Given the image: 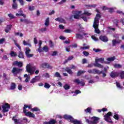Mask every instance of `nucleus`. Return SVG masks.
<instances>
[{
  "label": "nucleus",
  "instance_id": "1",
  "mask_svg": "<svg viewBox=\"0 0 124 124\" xmlns=\"http://www.w3.org/2000/svg\"><path fill=\"white\" fill-rule=\"evenodd\" d=\"M27 108H28V105H24L23 107V113H24L25 116L29 117L30 118H35V115H34L33 113L31 112V111L27 112Z\"/></svg>",
  "mask_w": 124,
  "mask_h": 124
},
{
  "label": "nucleus",
  "instance_id": "2",
  "mask_svg": "<svg viewBox=\"0 0 124 124\" xmlns=\"http://www.w3.org/2000/svg\"><path fill=\"white\" fill-rule=\"evenodd\" d=\"M113 113L111 112V111H109L107 114H106L104 116V120L106 121V122H107L108 123H109L110 124H112L113 123V121H112V119H111V116H112Z\"/></svg>",
  "mask_w": 124,
  "mask_h": 124
},
{
  "label": "nucleus",
  "instance_id": "3",
  "mask_svg": "<svg viewBox=\"0 0 124 124\" xmlns=\"http://www.w3.org/2000/svg\"><path fill=\"white\" fill-rule=\"evenodd\" d=\"M92 121H90L89 119H86V122L89 124H96L98 123L99 121V118L96 117L95 116H93L91 118Z\"/></svg>",
  "mask_w": 124,
  "mask_h": 124
},
{
  "label": "nucleus",
  "instance_id": "4",
  "mask_svg": "<svg viewBox=\"0 0 124 124\" xmlns=\"http://www.w3.org/2000/svg\"><path fill=\"white\" fill-rule=\"evenodd\" d=\"M104 61V58H101L99 59H95V63L93 64L94 66L95 67H99V68H103V65H102L101 64L98 63V62H102Z\"/></svg>",
  "mask_w": 124,
  "mask_h": 124
},
{
  "label": "nucleus",
  "instance_id": "5",
  "mask_svg": "<svg viewBox=\"0 0 124 124\" xmlns=\"http://www.w3.org/2000/svg\"><path fill=\"white\" fill-rule=\"evenodd\" d=\"M35 69H36V67L33 66L32 68L31 67V65L27 64L26 66V71L28 73H30L31 75L34 74Z\"/></svg>",
  "mask_w": 124,
  "mask_h": 124
},
{
  "label": "nucleus",
  "instance_id": "6",
  "mask_svg": "<svg viewBox=\"0 0 124 124\" xmlns=\"http://www.w3.org/2000/svg\"><path fill=\"white\" fill-rule=\"evenodd\" d=\"M21 71H23L22 69L14 67L13 68L11 72L13 73L14 76H17V74H19V73H20V72Z\"/></svg>",
  "mask_w": 124,
  "mask_h": 124
},
{
  "label": "nucleus",
  "instance_id": "7",
  "mask_svg": "<svg viewBox=\"0 0 124 124\" xmlns=\"http://www.w3.org/2000/svg\"><path fill=\"white\" fill-rule=\"evenodd\" d=\"M76 68V66L74 65H72L71 68L69 67H66L64 69V71H66L68 74H70V75H72L73 74V72L72 71V70L71 69H75Z\"/></svg>",
  "mask_w": 124,
  "mask_h": 124
},
{
  "label": "nucleus",
  "instance_id": "8",
  "mask_svg": "<svg viewBox=\"0 0 124 124\" xmlns=\"http://www.w3.org/2000/svg\"><path fill=\"white\" fill-rule=\"evenodd\" d=\"M88 73H90L91 74H98V75H100L101 73H102V71H99V70L97 69H93V70H88Z\"/></svg>",
  "mask_w": 124,
  "mask_h": 124
},
{
  "label": "nucleus",
  "instance_id": "9",
  "mask_svg": "<svg viewBox=\"0 0 124 124\" xmlns=\"http://www.w3.org/2000/svg\"><path fill=\"white\" fill-rule=\"evenodd\" d=\"M2 112L3 113H7L8 112L9 108H10V105L8 103H5L4 105L2 106Z\"/></svg>",
  "mask_w": 124,
  "mask_h": 124
},
{
  "label": "nucleus",
  "instance_id": "10",
  "mask_svg": "<svg viewBox=\"0 0 124 124\" xmlns=\"http://www.w3.org/2000/svg\"><path fill=\"white\" fill-rule=\"evenodd\" d=\"M25 55L27 58L30 59V58H32V57H33V54H30V52H31V49L30 48V47H26L25 48Z\"/></svg>",
  "mask_w": 124,
  "mask_h": 124
},
{
  "label": "nucleus",
  "instance_id": "11",
  "mask_svg": "<svg viewBox=\"0 0 124 124\" xmlns=\"http://www.w3.org/2000/svg\"><path fill=\"white\" fill-rule=\"evenodd\" d=\"M41 66L43 68H44L45 69H52L53 68V67L52 66L50 65L49 63L47 62H45L42 64Z\"/></svg>",
  "mask_w": 124,
  "mask_h": 124
},
{
  "label": "nucleus",
  "instance_id": "12",
  "mask_svg": "<svg viewBox=\"0 0 124 124\" xmlns=\"http://www.w3.org/2000/svg\"><path fill=\"white\" fill-rule=\"evenodd\" d=\"M13 65H14V66H18V67L19 68L23 67V62L16 61L13 62Z\"/></svg>",
  "mask_w": 124,
  "mask_h": 124
},
{
  "label": "nucleus",
  "instance_id": "13",
  "mask_svg": "<svg viewBox=\"0 0 124 124\" xmlns=\"http://www.w3.org/2000/svg\"><path fill=\"white\" fill-rule=\"evenodd\" d=\"M99 25V18L95 17L93 24V28L98 27Z\"/></svg>",
  "mask_w": 124,
  "mask_h": 124
},
{
  "label": "nucleus",
  "instance_id": "14",
  "mask_svg": "<svg viewBox=\"0 0 124 124\" xmlns=\"http://www.w3.org/2000/svg\"><path fill=\"white\" fill-rule=\"evenodd\" d=\"M75 13H77L76 15H74V19H80V15L79 14H81L82 13L81 11H76Z\"/></svg>",
  "mask_w": 124,
  "mask_h": 124
},
{
  "label": "nucleus",
  "instance_id": "15",
  "mask_svg": "<svg viewBox=\"0 0 124 124\" xmlns=\"http://www.w3.org/2000/svg\"><path fill=\"white\" fill-rule=\"evenodd\" d=\"M63 118V119H64V120H66L67 121H68V120H69L70 123H71V121L73 119V117H72V116H71L70 115H68L67 114L64 115Z\"/></svg>",
  "mask_w": 124,
  "mask_h": 124
},
{
  "label": "nucleus",
  "instance_id": "16",
  "mask_svg": "<svg viewBox=\"0 0 124 124\" xmlns=\"http://www.w3.org/2000/svg\"><path fill=\"white\" fill-rule=\"evenodd\" d=\"M99 39L103 42H108V38L106 36H100Z\"/></svg>",
  "mask_w": 124,
  "mask_h": 124
},
{
  "label": "nucleus",
  "instance_id": "17",
  "mask_svg": "<svg viewBox=\"0 0 124 124\" xmlns=\"http://www.w3.org/2000/svg\"><path fill=\"white\" fill-rule=\"evenodd\" d=\"M18 13L16 14V16H23V18H27V16L24 14H23V11L22 10H20L18 11Z\"/></svg>",
  "mask_w": 124,
  "mask_h": 124
},
{
  "label": "nucleus",
  "instance_id": "18",
  "mask_svg": "<svg viewBox=\"0 0 124 124\" xmlns=\"http://www.w3.org/2000/svg\"><path fill=\"white\" fill-rule=\"evenodd\" d=\"M121 42H122L121 40H118V41H117L115 39L112 40V46L114 47V46H116V45H117V44H120V43H121Z\"/></svg>",
  "mask_w": 124,
  "mask_h": 124
},
{
  "label": "nucleus",
  "instance_id": "19",
  "mask_svg": "<svg viewBox=\"0 0 124 124\" xmlns=\"http://www.w3.org/2000/svg\"><path fill=\"white\" fill-rule=\"evenodd\" d=\"M20 21L21 22H24V23H25V24H32V22L30 20L28 19H23L22 18L20 19Z\"/></svg>",
  "mask_w": 124,
  "mask_h": 124
},
{
  "label": "nucleus",
  "instance_id": "20",
  "mask_svg": "<svg viewBox=\"0 0 124 124\" xmlns=\"http://www.w3.org/2000/svg\"><path fill=\"white\" fill-rule=\"evenodd\" d=\"M74 58V57L73 56H69L68 59L65 60L63 62V64H66V63H67L68 62L70 61H72V60H73Z\"/></svg>",
  "mask_w": 124,
  "mask_h": 124
},
{
  "label": "nucleus",
  "instance_id": "21",
  "mask_svg": "<svg viewBox=\"0 0 124 124\" xmlns=\"http://www.w3.org/2000/svg\"><path fill=\"white\" fill-rule=\"evenodd\" d=\"M71 123L73 124H81V123H82V122L77 119H74V118H73V119H72Z\"/></svg>",
  "mask_w": 124,
  "mask_h": 124
},
{
  "label": "nucleus",
  "instance_id": "22",
  "mask_svg": "<svg viewBox=\"0 0 124 124\" xmlns=\"http://www.w3.org/2000/svg\"><path fill=\"white\" fill-rule=\"evenodd\" d=\"M57 124V121L55 119H51L50 121L44 122L43 124Z\"/></svg>",
  "mask_w": 124,
  "mask_h": 124
},
{
  "label": "nucleus",
  "instance_id": "23",
  "mask_svg": "<svg viewBox=\"0 0 124 124\" xmlns=\"http://www.w3.org/2000/svg\"><path fill=\"white\" fill-rule=\"evenodd\" d=\"M110 76L111 78H115L119 76V73L117 72H111L110 74Z\"/></svg>",
  "mask_w": 124,
  "mask_h": 124
},
{
  "label": "nucleus",
  "instance_id": "24",
  "mask_svg": "<svg viewBox=\"0 0 124 124\" xmlns=\"http://www.w3.org/2000/svg\"><path fill=\"white\" fill-rule=\"evenodd\" d=\"M11 28H12V25H7L4 31L7 33H8V32H9V31H11Z\"/></svg>",
  "mask_w": 124,
  "mask_h": 124
},
{
  "label": "nucleus",
  "instance_id": "25",
  "mask_svg": "<svg viewBox=\"0 0 124 124\" xmlns=\"http://www.w3.org/2000/svg\"><path fill=\"white\" fill-rule=\"evenodd\" d=\"M49 25H50V18L49 17H47L45 20V26L46 27H48Z\"/></svg>",
  "mask_w": 124,
  "mask_h": 124
},
{
  "label": "nucleus",
  "instance_id": "26",
  "mask_svg": "<svg viewBox=\"0 0 124 124\" xmlns=\"http://www.w3.org/2000/svg\"><path fill=\"white\" fill-rule=\"evenodd\" d=\"M76 38L78 39H83L84 38L83 35L79 33L76 34Z\"/></svg>",
  "mask_w": 124,
  "mask_h": 124
},
{
  "label": "nucleus",
  "instance_id": "27",
  "mask_svg": "<svg viewBox=\"0 0 124 124\" xmlns=\"http://www.w3.org/2000/svg\"><path fill=\"white\" fill-rule=\"evenodd\" d=\"M93 28H94V31L95 33L99 34V33H100V31L98 29V26H94Z\"/></svg>",
  "mask_w": 124,
  "mask_h": 124
},
{
  "label": "nucleus",
  "instance_id": "28",
  "mask_svg": "<svg viewBox=\"0 0 124 124\" xmlns=\"http://www.w3.org/2000/svg\"><path fill=\"white\" fill-rule=\"evenodd\" d=\"M24 53L22 51H19L18 53V58L19 59H24Z\"/></svg>",
  "mask_w": 124,
  "mask_h": 124
},
{
  "label": "nucleus",
  "instance_id": "29",
  "mask_svg": "<svg viewBox=\"0 0 124 124\" xmlns=\"http://www.w3.org/2000/svg\"><path fill=\"white\" fill-rule=\"evenodd\" d=\"M86 72L85 71H82V70H79L77 72V76L79 77V76H81L82 74L83 73H85Z\"/></svg>",
  "mask_w": 124,
  "mask_h": 124
},
{
  "label": "nucleus",
  "instance_id": "30",
  "mask_svg": "<svg viewBox=\"0 0 124 124\" xmlns=\"http://www.w3.org/2000/svg\"><path fill=\"white\" fill-rule=\"evenodd\" d=\"M15 89H16V84L14 82H13L11 84L10 90H15Z\"/></svg>",
  "mask_w": 124,
  "mask_h": 124
},
{
  "label": "nucleus",
  "instance_id": "31",
  "mask_svg": "<svg viewBox=\"0 0 124 124\" xmlns=\"http://www.w3.org/2000/svg\"><path fill=\"white\" fill-rule=\"evenodd\" d=\"M10 56L12 58L13 57H17V53L15 51H11L10 53Z\"/></svg>",
  "mask_w": 124,
  "mask_h": 124
},
{
  "label": "nucleus",
  "instance_id": "32",
  "mask_svg": "<svg viewBox=\"0 0 124 124\" xmlns=\"http://www.w3.org/2000/svg\"><path fill=\"white\" fill-rule=\"evenodd\" d=\"M31 111L32 112H38V111H40V109H39V108H38L37 107H35L31 108Z\"/></svg>",
  "mask_w": 124,
  "mask_h": 124
},
{
  "label": "nucleus",
  "instance_id": "33",
  "mask_svg": "<svg viewBox=\"0 0 124 124\" xmlns=\"http://www.w3.org/2000/svg\"><path fill=\"white\" fill-rule=\"evenodd\" d=\"M74 83H76L78 85H80L81 84V81L79 78L76 79L74 80Z\"/></svg>",
  "mask_w": 124,
  "mask_h": 124
},
{
  "label": "nucleus",
  "instance_id": "34",
  "mask_svg": "<svg viewBox=\"0 0 124 124\" xmlns=\"http://www.w3.org/2000/svg\"><path fill=\"white\" fill-rule=\"evenodd\" d=\"M115 60H116V57H115V56H113V57L108 58V62H114V61H115Z\"/></svg>",
  "mask_w": 124,
  "mask_h": 124
},
{
  "label": "nucleus",
  "instance_id": "35",
  "mask_svg": "<svg viewBox=\"0 0 124 124\" xmlns=\"http://www.w3.org/2000/svg\"><path fill=\"white\" fill-rule=\"evenodd\" d=\"M23 45L24 46H29V47H31V43H28L27 42H26V40L23 41Z\"/></svg>",
  "mask_w": 124,
  "mask_h": 124
},
{
  "label": "nucleus",
  "instance_id": "36",
  "mask_svg": "<svg viewBox=\"0 0 124 124\" xmlns=\"http://www.w3.org/2000/svg\"><path fill=\"white\" fill-rule=\"evenodd\" d=\"M15 118H16V116H13L12 120V121H14L15 124H17L19 123V122H18V120H17L16 119H15Z\"/></svg>",
  "mask_w": 124,
  "mask_h": 124
},
{
  "label": "nucleus",
  "instance_id": "37",
  "mask_svg": "<svg viewBox=\"0 0 124 124\" xmlns=\"http://www.w3.org/2000/svg\"><path fill=\"white\" fill-rule=\"evenodd\" d=\"M43 50L46 52H47L49 51V48H48V47L47 46H45L43 47Z\"/></svg>",
  "mask_w": 124,
  "mask_h": 124
},
{
  "label": "nucleus",
  "instance_id": "38",
  "mask_svg": "<svg viewBox=\"0 0 124 124\" xmlns=\"http://www.w3.org/2000/svg\"><path fill=\"white\" fill-rule=\"evenodd\" d=\"M114 68H122V65L120 64H115L114 65Z\"/></svg>",
  "mask_w": 124,
  "mask_h": 124
},
{
  "label": "nucleus",
  "instance_id": "39",
  "mask_svg": "<svg viewBox=\"0 0 124 124\" xmlns=\"http://www.w3.org/2000/svg\"><path fill=\"white\" fill-rule=\"evenodd\" d=\"M55 77H58L59 78H62V76L60 73L56 72L54 75Z\"/></svg>",
  "mask_w": 124,
  "mask_h": 124
},
{
  "label": "nucleus",
  "instance_id": "40",
  "mask_svg": "<svg viewBox=\"0 0 124 124\" xmlns=\"http://www.w3.org/2000/svg\"><path fill=\"white\" fill-rule=\"evenodd\" d=\"M51 87V85L49 84L48 83H45L44 85V88H46V89H50Z\"/></svg>",
  "mask_w": 124,
  "mask_h": 124
},
{
  "label": "nucleus",
  "instance_id": "41",
  "mask_svg": "<svg viewBox=\"0 0 124 124\" xmlns=\"http://www.w3.org/2000/svg\"><path fill=\"white\" fill-rule=\"evenodd\" d=\"M114 119H115L116 121H119V119H120V117H119V115L117 113H115L114 115L113 116Z\"/></svg>",
  "mask_w": 124,
  "mask_h": 124
},
{
  "label": "nucleus",
  "instance_id": "42",
  "mask_svg": "<svg viewBox=\"0 0 124 124\" xmlns=\"http://www.w3.org/2000/svg\"><path fill=\"white\" fill-rule=\"evenodd\" d=\"M83 15H86V16H91V15H92V13H90L88 11H84L83 13Z\"/></svg>",
  "mask_w": 124,
  "mask_h": 124
},
{
  "label": "nucleus",
  "instance_id": "43",
  "mask_svg": "<svg viewBox=\"0 0 124 124\" xmlns=\"http://www.w3.org/2000/svg\"><path fill=\"white\" fill-rule=\"evenodd\" d=\"M12 8L13 9H17L18 8V5L16 3H14L12 5Z\"/></svg>",
  "mask_w": 124,
  "mask_h": 124
},
{
  "label": "nucleus",
  "instance_id": "44",
  "mask_svg": "<svg viewBox=\"0 0 124 124\" xmlns=\"http://www.w3.org/2000/svg\"><path fill=\"white\" fill-rule=\"evenodd\" d=\"M14 43H15V45H16V47H17V48H18V49H19V50H21V46H20V45L18 44H17L16 42V41L14 40Z\"/></svg>",
  "mask_w": 124,
  "mask_h": 124
},
{
  "label": "nucleus",
  "instance_id": "45",
  "mask_svg": "<svg viewBox=\"0 0 124 124\" xmlns=\"http://www.w3.org/2000/svg\"><path fill=\"white\" fill-rule=\"evenodd\" d=\"M93 51H94V52H95V53H98L99 52H101V51H102V50H101V49H99V48H93Z\"/></svg>",
  "mask_w": 124,
  "mask_h": 124
},
{
  "label": "nucleus",
  "instance_id": "46",
  "mask_svg": "<svg viewBox=\"0 0 124 124\" xmlns=\"http://www.w3.org/2000/svg\"><path fill=\"white\" fill-rule=\"evenodd\" d=\"M36 81H37L36 78H34L31 80L30 83H31V84H34V83H35Z\"/></svg>",
  "mask_w": 124,
  "mask_h": 124
},
{
  "label": "nucleus",
  "instance_id": "47",
  "mask_svg": "<svg viewBox=\"0 0 124 124\" xmlns=\"http://www.w3.org/2000/svg\"><path fill=\"white\" fill-rule=\"evenodd\" d=\"M64 89H65L66 90H69L70 89V86L69 85H68L67 84H65L63 86Z\"/></svg>",
  "mask_w": 124,
  "mask_h": 124
},
{
  "label": "nucleus",
  "instance_id": "48",
  "mask_svg": "<svg viewBox=\"0 0 124 124\" xmlns=\"http://www.w3.org/2000/svg\"><path fill=\"white\" fill-rule=\"evenodd\" d=\"M119 22H120V21L118 19L114 20V23L116 25V27H118Z\"/></svg>",
  "mask_w": 124,
  "mask_h": 124
},
{
  "label": "nucleus",
  "instance_id": "49",
  "mask_svg": "<svg viewBox=\"0 0 124 124\" xmlns=\"http://www.w3.org/2000/svg\"><path fill=\"white\" fill-rule=\"evenodd\" d=\"M91 110L92 109L91 108H88L86 109L85 110V112H87V113H89L90 114H91Z\"/></svg>",
  "mask_w": 124,
  "mask_h": 124
},
{
  "label": "nucleus",
  "instance_id": "50",
  "mask_svg": "<svg viewBox=\"0 0 124 124\" xmlns=\"http://www.w3.org/2000/svg\"><path fill=\"white\" fill-rule=\"evenodd\" d=\"M49 45L50 48H53V47H54V44H53V42L52 41H49Z\"/></svg>",
  "mask_w": 124,
  "mask_h": 124
},
{
  "label": "nucleus",
  "instance_id": "51",
  "mask_svg": "<svg viewBox=\"0 0 124 124\" xmlns=\"http://www.w3.org/2000/svg\"><path fill=\"white\" fill-rule=\"evenodd\" d=\"M39 31H41V32H44V31H47V28H41L40 29H39Z\"/></svg>",
  "mask_w": 124,
  "mask_h": 124
},
{
  "label": "nucleus",
  "instance_id": "52",
  "mask_svg": "<svg viewBox=\"0 0 124 124\" xmlns=\"http://www.w3.org/2000/svg\"><path fill=\"white\" fill-rule=\"evenodd\" d=\"M80 49H82V50H87V49H90V46H87L84 47H81Z\"/></svg>",
  "mask_w": 124,
  "mask_h": 124
},
{
  "label": "nucleus",
  "instance_id": "53",
  "mask_svg": "<svg viewBox=\"0 0 124 124\" xmlns=\"http://www.w3.org/2000/svg\"><path fill=\"white\" fill-rule=\"evenodd\" d=\"M120 77L122 79L124 78V71H122L120 73Z\"/></svg>",
  "mask_w": 124,
  "mask_h": 124
},
{
  "label": "nucleus",
  "instance_id": "54",
  "mask_svg": "<svg viewBox=\"0 0 124 124\" xmlns=\"http://www.w3.org/2000/svg\"><path fill=\"white\" fill-rule=\"evenodd\" d=\"M83 55H84V56H85V57H88V56H89V55H90V53L86 51H83Z\"/></svg>",
  "mask_w": 124,
  "mask_h": 124
},
{
  "label": "nucleus",
  "instance_id": "55",
  "mask_svg": "<svg viewBox=\"0 0 124 124\" xmlns=\"http://www.w3.org/2000/svg\"><path fill=\"white\" fill-rule=\"evenodd\" d=\"M91 38H92V39H93V40H94V41H97V40H98V39H97V38H96L95 37V36L94 35H92L91 36Z\"/></svg>",
  "mask_w": 124,
  "mask_h": 124
},
{
  "label": "nucleus",
  "instance_id": "56",
  "mask_svg": "<svg viewBox=\"0 0 124 124\" xmlns=\"http://www.w3.org/2000/svg\"><path fill=\"white\" fill-rule=\"evenodd\" d=\"M108 12L110 13H113V12H114V9L112 8H108Z\"/></svg>",
  "mask_w": 124,
  "mask_h": 124
},
{
  "label": "nucleus",
  "instance_id": "57",
  "mask_svg": "<svg viewBox=\"0 0 124 124\" xmlns=\"http://www.w3.org/2000/svg\"><path fill=\"white\" fill-rule=\"evenodd\" d=\"M8 16L10 17V19H14V18H15V16H13V15L12 14H9Z\"/></svg>",
  "mask_w": 124,
  "mask_h": 124
},
{
  "label": "nucleus",
  "instance_id": "58",
  "mask_svg": "<svg viewBox=\"0 0 124 124\" xmlns=\"http://www.w3.org/2000/svg\"><path fill=\"white\" fill-rule=\"evenodd\" d=\"M57 55H58V52L54 51L52 54H51V56H52L53 57H55V56H57Z\"/></svg>",
  "mask_w": 124,
  "mask_h": 124
},
{
  "label": "nucleus",
  "instance_id": "59",
  "mask_svg": "<svg viewBox=\"0 0 124 124\" xmlns=\"http://www.w3.org/2000/svg\"><path fill=\"white\" fill-rule=\"evenodd\" d=\"M102 71V73H101V74H103L102 75L103 78H105V77H106V76L107 75L106 74V73H103V71Z\"/></svg>",
  "mask_w": 124,
  "mask_h": 124
},
{
  "label": "nucleus",
  "instance_id": "60",
  "mask_svg": "<svg viewBox=\"0 0 124 124\" xmlns=\"http://www.w3.org/2000/svg\"><path fill=\"white\" fill-rule=\"evenodd\" d=\"M29 10L30 11H32V10H34V6H29Z\"/></svg>",
  "mask_w": 124,
  "mask_h": 124
},
{
  "label": "nucleus",
  "instance_id": "61",
  "mask_svg": "<svg viewBox=\"0 0 124 124\" xmlns=\"http://www.w3.org/2000/svg\"><path fill=\"white\" fill-rule=\"evenodd\" d=\"M75 93H76V94H78V93H81V92L79 90H76L75 91Z\"/></svg>",
  "mask_w": 124,
  "mask_h": 124
},
{
  "label": "nucleus",
  "instance_id": "62",
  "mask_svg": "<svg viewBox=\"0 0 124 124\" xmlns=\"http://www.w3.org/2000/svg\"><path fill=\"white\" fill-rule=\"evenodd\" d=\"M64 2H66V0H62L58 3V4H62L63 3H64Z\"/></svg>",
  "mask_w": 124,
  "mask_h": 124
},
{
  "label": "nucleus",
  "instance_id": "63",
  "mask_svg": "<svg viewBox=\"0 0 124 124\" xmlns=\"http://www.w3.org/2000/svg\"><path fill=\"white\" fill-rule=\"evenodd\" d=\"M38 51L39 53H41L42 52H43V48H42L41 46H39L38 48Z\"/></svg>",
  "mask_w": 124,
  "mask_h": 124
},
{
  "label": "nucleus",
  "instance_id": "64",
  "mask_svg": "<svg viewBox=\"0 0 124 124\" xmlns=\"http://www.w3.org/2000/svg\"><path fill=\"white\" fill-rule=\"evenodd\" d=\"M116 13H118V14H122L124 16V13H123L122 11H117Z\"/></svg>",
  "mask_w": 124,
  "mask_h": 124
}]
</instances>
